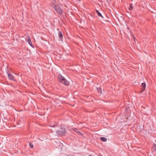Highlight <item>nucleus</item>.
Listing matches in <instances>:
<instances>
[{
  "instance_id": "nucleus-1",
  "label": "nucleus",
  "mask_w": 156,
  "mask_h": 156,
  "mask_svg": "<svg viewBox=\"0 0 156 156\" xmlns=\"http://www.w3.org/2000/svg\"><path fill=\"white\" fill-rule=\"evenodd\" d=\"M58 78L60 82L63 83L66 86H68L69 85V82L62 75H59L58 76Z\"/></svg>"
},
{
  "instance_id": "nucleus-2",
  "label": "nucleus",
  "mask_w": 156,
  "mask_h": 156,
  "mask_svg": "<svg viewBox=\"0 0 156 156\" xmlns=\"http://www.w3.org/2000/svg\"><path fill=\"white\" fill-rule=\"evenodd\" d=\"M57 133L59 135L65 136L66 134V130L65 128L61 126L59 129L56 130Z\"/></svg>"
},
{
  "instance_id": "nucleus-3",
  "label": "nucleus",
  "mask_w": 156,
  "mask_h": 156,
  "mask_svg": "<svg viewBox=\"0 0 156 156\" xmlns=\"http://www.w3.org/2000/svg\"><path fill=\"white\" fill-rule=\"evenodd\" d=\"M55 11L60 14H61L63 10L62 7L59 5L54 6L53 7Z\"/></svg>"
},
{
  "instance_id": "nucleus-4",
  "label": "nucleus",
  "mask_w": 156,
  "mask_h": 156,
  "mask_svg": "<svg viewBox=\"0 0 156 156\" xmlns=\"http://www.w3.org/2000/svg\"><path fill=\"white\" fill-rule=\"evenodd\" d=\"M6 73L9 78L10 80H11L14 81H16L14 76L10 73L9 71H8L6 72Z\"/></svg>"
},
{
  "instance_id": "nucleus-5",
  "label": "nucleus",
  "mask_w": 156,
  "mask_h": 156,
  "mask_svg": "<svg viewBox=\"0 0 156 156\" xmlns=\"http://www.w3.org/2000/svg\"><path fill=\"white\" fill-rule=\"evenodd\" d=\"M58 123L55 122H51L50 124L51 127L57 128L58 127Z\"/></svg>"
},
{
  "instance_id": "nucleus-6",
  "label": "nucleus",
  "mask_w": 156,
  "mask_h": 156,
  "mask_svg": "<svg viewBox=\"0 0 156 156\" xmlns=\"http://www.w3.org/2000/svg\"><path fill=\"white\" fill-rule=\"evenodd\" d=\"M141 87H142V90L141 91V92L142 93L145 90L146 87V83H141Z\"/></svg>"
},
{
  "instance_id": "nucleus-7",
  "label": "nucleus",
  "mask_w": 156,
  "mask_h": 156,
  "mask_svg": "<svg viewBox=\"0 0 156 156\" xmlns=\"http://www.w3.org/2000/svg\"><path fill=\"white\" fill-rule=\"evenodd\" d=\"M96 13L97 14L98 16H100V17H101L102 18H104L103 16H102V15H101V13L98 11V10L96 9Z\"/></svg>"
},
{
  "instance_id": "nucleus-8",
  "label": "nucleus",
  "mask_w": 156,
  "mask_h": 156,
  "mask_svg": "<svg viewBox=\"0 0 156 156\" xmlns=\"http://www.w3.org/2000/svg\"><path fill=\"white\" fill-rule=\"evenodd\" d=\"M58 36H59V38L61 39V40H62L63 35L62 34V33L61 31L59 32Z\"/></svg>"
},
{
  "instance_id": "nucleus-9",
  "label": "nucleus",
  "mask_w": 156,
  "mask_h": 156,
  "mask_svg": "<svg viewBox=\"0 0 156 156\" xmlns=\"http://www.w3.org/2000/svg\"><path fill=\"white\" fill-rule=\"evenodd\" d=\"M100 140L106 142L107 140V139L105 137H101L100 138Z\"/></svg>"
},
{
  "instance_id": "nucleus-10",
  "label": "nucleus",
  "mask_w": 156,
  "mask_h": 156,
  "mask_svg": "<svg viewBox=\"0 0 156 156\" xmlns=\"http://www.w3.org/2000/svg\"><path fill=\"white\" fill-rule=\"evenodd\" d=\"M27 42L31 46H32V47L33 46V45H32V43L31 42V40L29 39H28V40H27Z\"/></svg>"
},
{
  "instance_id": "nucleus-11",
  "label": "nucleus",
  "mask_w": 156,
  "mask_h": 156,
  "mask_svg": "<svg viewBox=\"0 0 156 156\" xmlns=\"http://www.w3.org/2000/svg\"><path fill=\"white\" fill-rule=\"evenodd\" d=\"M97 90L98 92L99 93H102L101 89L100 87L97 88Z\"/></svg>"
},
{
  "instance_id": "nucleus-12",
  "label": "nucleus",
  "mask_w": 156,
  "mask_h": 156,
  "mask_svg": "<svg viewBox=\"0 0 156 156\" xmlns=\"http://www.w3.org/2000/svg\"><path fill=\"white\" fill-rule=\"evenodd\" d=\"M132 5H133V4H130L129 9L130 11L132 10L133 9V7Z\"/></svg>"
},
{
  "instance_id": "nucleus-13",
  "label": "nucleus",
  "mask_w": 156,
  "mask_h": 156,
  "mask_svg": "<svg viewBox=\"0 0 156 156\" xmlns=\"http://www.w3.org/2000/svg\"><path fill=\"white\" fill-rule=\"evenodd\" d=\"M29 146L31 148H33L34 147V145L31 142L29 144Z\"/></svg>"
},
{
  "instance_id": "nucleus-14",
  "label": "nucleus",
  "mask_w": 156,
  "mask_h": 156,
  "mask_svg": "<svg viewBox=\"0 0 156 156\" xmlns=\"http://www.w3.org/2000/svg\"><path fill=\"white\" fill-rule=\"evenodd\" d=\"M73 130L76 132L77 133V131H78L77 129L76 128H73Z\"/></svg>"
},
{
  "instance_id": "nucleus-15",
  "label": "nucleus",
  "mask_w": 156,
  "mask_h": 156,
  "mask_svg": "<svg viewBox=\"0 0 156 156\" xmlns=\"http://www.w3.org/2000/svg\"><path fill=\"white\" fill-rule=\"evenodd\" d=\"M77 133L81 135H82V133L78 131H77Z\"/></svg>"
},
{
  "instance_id": "nucleus-16",
  "label": "nucleus",
  "mask_w": 156,
  "mask_h": 156,
  "mask_svg": "<svg viewBox=\"0 0 156 156\" xmlns=\"http://www.w3.org/2000/svg\"><path fill=\"white\" fill-rule=\"evenodd\" d=\"M132 37L133 39V40L134 41H135V40L136 39V38L134 36V35L133 34V35H132Z\"/></svg>"
},
{
  "instance_id": "nucleus-17",
  "label": "nucleus",
  "mask_w": 156,
  "mask_h": 156,
  "mask_svg": "<svg viewBox=\"0 0 156 156\" xmlns=\"http://www.w3.org/2000/svg\"><path fill=\"white\" fill-rule=\"evenodd\" d=\"M154 147H154V150L155 151H156V145L155 144H154Z\"/></svg>"
},
{
  "instance_id": "nucleus-18",
  "label": "nucleus",
  "mask_w": 156,
  "mask_h": 156,
  "mask_svg": "<svg viewBox=\"0 0 156 156\" xmlns=\"http://www.w3.org/2000/svg\"><path fill=\"white\" fill-rule=\"evenodd\" d=\"M81 0H79V1H80Z\"/></svg>"
}]
</instances>
